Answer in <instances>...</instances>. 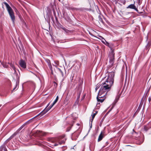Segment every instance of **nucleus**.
<instances>
[{"label":"nucleus","mask_w":151,"mask_h":151,"mask_svg":"<svg viewBox=\"0 0 151 151\" xmlns=\"http://www.w3.org/2000/svg\"><path fill=\"white\" fill-rule=\"evenodd\" d=\"M58 99H59L58 96H57L56 99H57V100H58Z\"/></svg>","instance_id":"nucleus-27"},{"label":"nucleus","mask_w":151,"mask_h":151,"mask_svg":"<svg viewBox=\"0 0 151 151\" xmlns=\"http://www.w3.org/2000/svg\"><path fill=\"white\" fill-rule=\"evenodd\" d=\"M17 84H16V85L15 87L13 88V91L14 90L16 89V88H17Z\"/></svg>","instance_id":"nucleus-23"},{"label":"nucleus","mask_w":151,"mask_h":151,"mask_svg":"<svg viewBox=\"0 0 151 151\" xmlns=\"http://www.w3.org/2000/svg\"><path fill=\"white\" fill-rule=\"evenodd\" d=\"M122 2L124 4L125 3L126 1L125 0H124V1H122Z\"/></svg>","instance_id":"nucleus-25"},{"label":"nucleus","mask_w":151,"mask_h":151,"mask_svg":"<svg viewBox=\"0 0 151 151\" xmlns=\"http://www.w3.org/2000/svg\"><path fill=\"white\" fill-rule=\"evenodd\" d=\"M105 94H99V93H98V95L97 97V101L101 103L103 102L106 98L105 97Z\"/></svg>","instance_id":"nucleus-4"},{"label":"nucleus","mask_w":151,"mask_h":151,"mask_svg":"<svg viewBox=\"0 0 151 151\" xmlns=\"http://www.w3.org/2000/svg\"><path fill=\"white\" fill-rule=\"evenodd\" d=\"M39 132H40V131H39Z\"/></svg>","instance_id":"nucleus-35"},{"label":"nucleus","mask_w":151,"mask_h":151,"mask_svg":"<svg viewBox=\"0 0 151 151\" xmlns=\"http://www.w3.org/2000/svg\"><path fill=\"white\" fill-rule=\"evenodd\" d=\"M10 66H11V68L12 70L14 72V74L17 77V76L18 75V74L17 73L16 70L14 65L12 63H11L10 64Z\"/></svg>","instance_id":"nucleus-9"},{"label":"nucleus","mask_w":151,"mask_h":151,"mask_svg":"<svg viewBox=\"0 0 151 151\" xmlns=\"http://www.w3.org/2000/svg\"><path fill=\"white\" fill-rule=\"evenodd\" d=\"M58 100H57V99H55V100L53 102V103L52 104L53 105H55V103L57 102Z\"/></svg>","instance_id":"nucleus-19"},{"label":"nucleus","mask_w":151,"mask_h":151,"mask_svg":"<svg viewBox=\"0 0 151 151\" xmlns=\"http://www.w3.org/2000/svg\"><path fill=\"white\" fill-rule=\"evenodd\" d=\"M150 43H148V44H147V46H146V48H147V49H148L149 47L150 46Z\"/></svg>","instance_id":"nucleus-20"},{"label":"nucleus","mask_w":151,"mask_h":151,"mask_svg":"<svg viewBox=\"0 0 151 151\" xmlns=\"http://www.w3.org/2000/svg\"><path fill=\"white\" fill-rule=\"evenodd\" d=\"M47 151H55L53 150H52L51 149H48L47 150Z\"/></svg>","instance_id":"nucleus-24"},{"label":"nucleus","mask_w":151,"mask_h":151,"mask_svg":"<svg viewBox=\"0 0 151 151\" xmlns=\"http://www.w3.org/2000/svg\"><path fill=\"white\" fill-rule=\"evenodd\" d=\"M96 89H97V88L96 87Z\"/></svg>","instance_id":"nucleus-33"},{"label":"nucleus","mask_w":151,"mask_h":151,"mask_svg":"<svg viewBox=\"0 0 151 151\" xmlns=\"http://www.w3.org/2000/svg\"><path fill=\"white\" fill-rule=\"evenodd\" d=\"M7 9V10L11 19L12 20L13 23L14 22L15 20V17L14 15V13L13 10L9 6V5L6 3L5 2L4 3Z\"/></svg>","instance_id":"nucleus-2"},{"label":"nucleus","mask_w":151,"mask_h":151,"mask_svg":"<svg viewBox=\"0 0 151 151\" xmlns=\"http://www.w3.org/2000/svg\"><path fill=\"white\" fill-rule=\"evenodd\" d=\"M3 66L5 68H7V67L6 66H4V64H3Z\"/></svg>","instance_id":"nucleus-28"},{"label":"nucleus","mask_w":151,"mask_h":151,"mask_svg":"<svg viewBox=\"0 0 151 151\" xmlns=\"http://www.w3.org/2000/svg\"><path fill=\"white\" fill-rule=\"evenodd\" d=\"M135 2H134V4H131L129 5L127 7V9H131L135 10L138 13H141V12H139L137 9L136 8V6L134 5Z\"/></svg>","instance_id":"nucleus-5"},{"label":"nucleus","mask_w":151,"mask_h":151,"mask_svg":"<svg viewBox=\"0 0 151 151\" xmlns=\"http://www.w3.org/2000/svg\"><path fill=\"white\" fill-rule=\"evenodd\" d=\"M3 150L4 151H7L5 146L4 145H2L0 147V151H2Z\"/></svg>","instance_id":"nucleus-12"},{"label":"nucleus","mask_w":151,"mask_h":151,"mask_svg":"<svg viewBox=\"0 0 151 151\" xmlns=\"http://www.w3.org/2000/svg\"><path fill=\"white\" fill-rule=\"evenodd\" d=\"M49 68L50 69V70H52V66L51 65H50V64H49Z\"/></svg>","instance_id":"nucleus-22"},{"label":"nucleus","mask_w":151,"mask_h":151,"mask_svg":"<svg viewBox=\"0 0 151 151\" xmlns=\"http://www.w3.org/2000/svg\"><path fill=\"white\" fill-rule=\"evenodd\" d=\"M97 112H96V113H94L93 114H92L91 116H92V119H91V122H92V121H93V119L94 118L95 115H96V113H97Z\"/></svg>","instance_id":"nucleus-15"},{"label":"nucleus","mask_w":151,"mask_h":151,"mask_svg":"<svg viewBox=\"0 0 151 151\" xmlns=\"http://www.w3.org/2000/svg\"><path fill=\"white\" fill-rule=\"evenodd\" d=\"M104 137V135L102 134V132H101L99 136L98 140V142H99L101 141Z\"/></svg>","instance_id":"nucleus-11"},{"label":"nucleus","mask_w":151,"mask_h":151,"mask_svg":"<svg viewBox=\"0 0 151 151\" xmlns=\"http://www.w3.org/2000/svg\"><path fill=\"white\" fill-rule=\"evenodd\" d=\"M114 60V58L113 56L110 59V61L111 62V63L113 64V60Z\"/></svg>","instance_id":"nucleus-17"},{"label":"nucleus","mask_w":151,"mask_h":151,"mask_svg":"<svg viewBox=\"0 0 151 151\" xmlns=\"http://www.w3.org/2000/svg\"><path fill=\"white\" fill-rule=\"evenodd\" d=\"M114 73L112 72L109 73L106 81L101 85L99 94H104L105 95L109 91L114 82Z\"/></svg>","instance_id":"nucleus-1"},{"label":"nucleus","mask_w":151,"mask_h":151,"mask_svg":"<svg viewBox=\"0 0 151 151\" xmlns=\"http://www.w3.org/2000/svg\"><path fill=\"white\" fill-rule=\"evenodd\" d=\"M62 28L65 32L66 33H68L69 32V30L65 27H62Z\"/></svg>","instance_id":"nucleus-16"},{"label":"nucleus","mask_w":151,"mask_h":151,"mask_svg":"<svg viewBox=\"0 0 151 151\" xmlns=\"http://www.w3.org/2000/svg\"><path fill=\"white\" fill-rule=\"evenodd\" d=\"M148 100L149 101V102H150V101L151 100V98L149 97L148 99Z\"/></svg>","instance_id":"nucleus-26"},{"label":"nucleus","mask_w":151,"mask_h":151,"mask_svg":"<svg viewBox=\"0 0 151 151\" xmlns=\"http://www.w3.org/2000/svg\"><path fill=\"white\" fill-rule=\"evenodd\" d=\"M12 137H10V138H9V139H11L12 138Z\"/></svg>","instance_id":"nucleus-31"},{"label":"nucleus","mask_w":151,"mask_h":151,"mask_svg":"<svg viewBox=\"0 0 151 151\" xmlns=\"http://www.w3.org/2000/svg\"><path fill=\"white\" fill-rule=\"evenodd\" d=\"M65 139L62 138V137H60L56 139V141L58 142L60 145H62L65 143Z\"/></svg>","instance_id":"nucleus-6"},{"label":"nucleus","mask_w":151,"mask_h":151,"mask_svg":"<svg viewBox=\"0 0 151 151\" xmlns=\"http://www.w3.org/2000/svg\"><path fill=\"white\" fill-rule=\"evenodd\" d=\"M144 129L145 131H147L148 130V128L147 126H146L145 127Z\"/></svg>","instance_id":"nucleus-18"},{"label":"nucleus","mask_w":151,"mask_h":151,"mask_svg":"<svg viewBox=\"0 0 151 151\" xmlns=\"http://www.w3.org/2000/svg\"><path fill=\"white\" fill-rule=\"evenodd\" d=\"M121 93L118 95L114 101L116 103L117 102L118 100H119V98L121 96Z\"/></svg>","instance_id":"nucleus-13"},{"label":"nucleus","mask_w":151,"mask_h":151,"mask_svg":"<svg viewBox=\"0 0 151 151\" xmlns=\"http://www.w3.org/2000/svg\"><path fill=\"white\" fill-rule=\"evenodd\" d=\"M58 70L59 72L61 74L62 76V77H63L64 76V74L63 73V72L60 69L58 68Z\"/></svg>","instance_id":"nucleus-14"},{"label":"nucleus","mask_w":151,"mask_h":151,"mask_svg":"<svg viewBox=\"0 0 151 151\" xmlns=\"http://www.w3.org/2000/svg\"><path fill=\"white\" fill-rule=\"evenodd\" d=\"M31 121V120H29L23 124L18 130V131L21 130L26 125L29 124Z\"/></svg>","instance_id":"nucleus-10"},{"label":"nucleus","mask_w":151,"mask_h":151,"mask_svg":"<svg viewBox=\"0 0 151 151\" xmlns=\"http://www.w3.org/2000/svg\"><path fill=\"white\" fill-rule=\"evenodd\" d=\"M106 143H108V142H106Z\"/></svg>","instance_id":"nucleus-34"},{"label":"nucleus","mask_w":151,"mask_h":151,"mask_svg":"<svg viewBox=\"0 0 151 151\" xmlns=\"http://www.w3.org/2000/svg\"><path fill=\"white\" fill-rule=\"evenodd\" d=\"M59 1H60V0H58Z\"/></svg>","instance_id":"nucleus-32"},{"label":"nucleus","mask_w":151,"mask_h":151,"mask_svg":"<svg viewBox=\"0 0 151 151\" xmlns=\"http://www.w3.org/2000/svg\"><path fill=\"white\" fill-rule=\"evenodd\" d=\"M19 64L20 66L23 68H26V64L25 61L23 60H21L19 62Z\"/></svg>","instance_id":"nucleus-7"},{"label":"nucleus","mask_w":151,"mask_h":151,"mask_svg":"<svg viewBox=\"0 0 151 151\" xmlns=\"http://www.w3.org/2000/svg\"><path fill=\"white\" fill-rule=\"evenodd\" d=\"M99 20L100 21V22H103V20H102V18H101V17H100V16H99Z\"/></svg>","instance_id":"nucleus-21"},{"label":"nucleus","mask_w":151,"mask_h":151,"mask_svg":"<svg viewBox=\"0 0 151 151\" xmlns=\"http://www.w3.org/2000/svg\"><path fill=\"white\" fill-rule=\"evenodd\" d=\"M78 92H77V94L78 95V97H77V99H79L80 97V95L81 94V93L82 92V86L81 85V84H80L79 85V86H78Z\"/></svg>","instance_id":"nucleus-8"},{"label":"nucleus","mask_w":151,"mask_h":151,"mask_svg":"<svg viewBox=\"0 0 151 151\" xmlns=\"http://www.w3.org/2000/svg\"><path fill=\"white\" fill-rule=\"evenodd\" d=\"M75 135V133H73V134H72V136L73 137L74 135Z\"/></svg>","instance_id":"nucleus-29"},{"label":"nucleus","mask_w":151,"mask_h":151,"mask_svg":"<svg viewBox=\"0 0 151 151\" xmlns=\"http://www.w3.org/2000/svg\"><path fill=\"white\" fill-rule=\"evenodd\" d=\"M45 133H44V134H43V136H44V135H45Z\"/></svg>","instance_id":"nucleus-30"},{"label":"nucleus","mask_w":151,"mask_h":151,"mask_svg":"<svg viewBox=\"0 0 151 151\" xmlns=\"http://www.w3.org/2000/svg\"><path fill=\"white\" fill-rule=\"evenodd\" d=\"M49 105L50 103L48 104L45 109L36 116H38L39 115H41V116L45 114L54 105H53V104H52L48 108H47V107Z\"/></svg>","instance_id":"nucleus-3"}]
</instances>
